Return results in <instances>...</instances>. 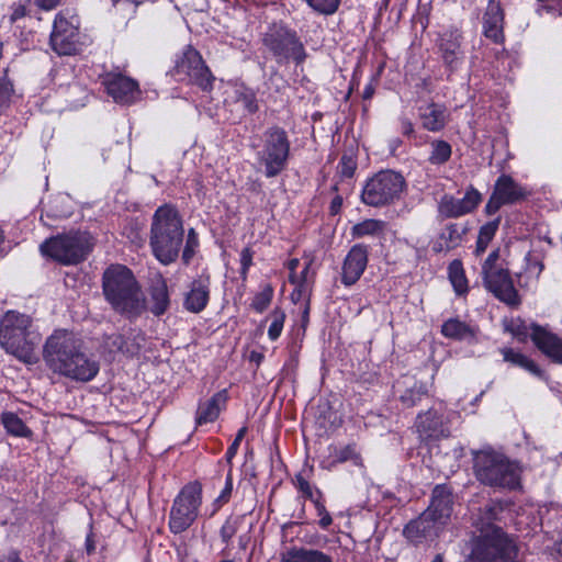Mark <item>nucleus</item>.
Wrapping results in <instances>:
<instances>
[{
	"mask_svg": "<svg viewBox=\"0 0 562 562\" xmlns=\"http://www.w3.org/2000/svg\"><path fill=\"white\" fill-rule=\"evenodd\" d=\"M43 359L53 372L80 382L93 380L100 370L99 362L83 351L82 340L65 329L46 339Z\"/></svg>",
	"mask_w": 562,
	"mask_h": 562,
	"instance_id": "obj_1",
	"label": "nucleus"
},
{
	"mask_svg": "<svg viewBox=\"0 0 562 562\" xmlns=\"http://www.w3.org/2000/svg\"><path fill=\"white\" fill-rule=\"evenodd\" d=\"M105 301L119 314L137 317L145 310V300L133 272L123 265H111L102 276Z\"/></svg>",
	"mask_w": 562,
	"mask_h": 562,
	"instance_id": "obj_2",
	"label": "nucleus"
},
{
	"mask_svg": "<svg viewBox=\"0 0 562 562\" xmlns=\"http://www.w3.org/2000/svg\"><path fill=\"white\" fill-rule=\"evenodd\" d=\"M473 473L483 485L499 490H516L520 486L521 468L517 461L486 447L472 450Z\"/></svg>",
	"mask_w": 562,
	"mask_h": 562,
	"instance_id": "obj_3",
	"label": "nucleus"
},
{
	"mask_svg": "<svg viewBox=\"0 0 562 562\" xmlns=\"http://www.w3.org/2000/svg\"><path fill=\"white\" fill-rule=\"evenodd\" d=\"M183 235V224L178 211L168 204L159 206L153 216L149 244L160 263L167 266L177 260Z\"/></svg>",
	"mask_w": 562,
	"mask_h": 562,
	"instance_id": "obj_4",
	"label": "nucleus"
},
{
	"mask_svg": "<svg viewBox=\"0 0 562 562\" xmlns=\"http://www.w3.org/2000/svg\"><path fill=\"white\" fill-rule=\"evenodd\" d=\"M31 324L30 316L14 311L7 312L0 323V346L24 363H33L36 359Z\"/></svg>",
	"mask_w": 562,
	"mask_h": 562,
	"instance_id": "obj_5",
	"label": "nucleus"
},
{
	"mask_svg": "<svg viewBox=\"0 0 562 562\" xmlns=\"http://www.w3.org/2000/svg\"><path fill=\"white\" fill-rule=\"evenodd\" d=\"M92 249L91 236L85 232H70L43 241L40 250L61 265H77L83 261Z\"/></svg>",
	"mask_w": 562,
	"mask_h": 562,
	"instance_id": "obj_6",
	"label": "nucleus"
},
{
	"mask_svg": "<svg viewBox=\"0 0 562 562\" xmlns=\"http://www.w3.org/2000/svg\"><path fill=\"white\" fill-rule=\"evenodd\" d=\"M261 142L257 161L263 167L267 178H274L285 170L289 162L291 145L288 133L280 126H271L262 133Z\"/></svg>",
	"mask_w": 562,
	"mask_h": 562,
	"instance_id": "obj_7",
	"label": "nucleus"
},
{
	"mask_svg": "<svg viewBox=\"0 0 562 562\" xmlns=\"http://www.w3.org/2000/svg\"><path fill=\"white\" fill-rule=\"evenodd\" d=\"M405 187V178L400 172L381 170L367 180L361 200L370 206L389 205L401 198Z\"/></svg>",
	"mask_w": 562,
	"mask_h": 562,
	"instance_id": "obj_8",
	"label": "nucleus"
},
{
	"mask_svg": "<svg viewBox=\"0 0 562 562\" xmlns=\"http://www.w3.org/2000/svg\"><path fill=\"white\" fill-rule=\"evenodd\" d=\"M262 43L280 65L291 59L301 65L306 58L304 45L296 32L284 25L270 26L263 34Z\"/></svg>",
	"mask_w": 562,
	"mask_h": 562,
	"instance_id": "obj_9",
	"label": "nucleus"
},
{
	"mask_svg": "<svg viewBox=\"0 0 562 562\" xmlns=\"http://www.w3.org/2000/svg\"><path fill=\"white\" fill-rule=\"evenodd\" d=\"M202 504V486L198 482L184 485L173 499L169 513V529L181 533L189 529L199 516Z\"/></svg>",
	"mask_w": 562,
	"mask_h": 562,
	"instance_id": "obj_10",
	"label": "nucleus"
},
{
	"mask_svg": "<svg viewBox=\"0 0 562 562\" xmlns=\"http://www.w3.org/2000/svg\"><path fill=\"white\" fill-rule=\"evenodd\" d=\"M79 26L80 21L74 10L59 11L54 19L49 38L53 50L65 56L76 54L79 45Z\"/></svg>",
	"mask_w": 562,
	"mask_h": 562,
	"instance_id": "obj_11",
	"label": "nucleus"
},
{
	"mask_svg": "<svg viewBox=\"0 0 562 562\" xmlns=\"http://www.w3.org/2000/svg\"><path fill=\"white\" fill-rule=\"evenodd\" d=\"M173 76L178 81L195 85L207 92L213 89L215 80L201 54L192 46H188L177 60Z\"/></svg>",
	"mask_w": 562,
	"mask_h": 562,
	"instance_id": "obj_12",
	"label": "nucleus"
},
{
	"mask_svg": "<svg viewBox=\"0 0 562 562\" xmlns=\"http://www.w3.org/2000/svg\"><path fill=\"white\" fill-rule=\"evenodd\" d=\"M528 191L513 177L501 175L495 181L493 192L485 205L487 215L495 214L503 205H512L527 199Z\"/></svg>",
	"mask_w": 562,
	"mask_h": 562,
	"instance_id": "obj_13",
	"label": "nucleus"
},
{
	"mask_svg": "<svg viewBox=\"0 0 562 562\" xmlns=\"http://www.w3.org/2000/svg\"><path fill=\"white\" fill-rule=\"evenodd\" d=\"M481 274L484 286L499 301L512 306L520 303L518 292L514 286L508 269L501 267L481 272Z\"/></svg>",
	"mask_w": 562,
	"mask_h": 562,
	"instance_id": "obj_14",
	"label": "nucleus"
},
{
	"mask_svg": "<svg viewBox=\"0 0 562 562\" xmlns=\"http://www.w3.org/2000/svg\"><path fill=\"white\" fill-rule=\"evenodd\" d=\"M533 345L553 363L562 364V338L548 326L531 323Z\"/></svg>",
	"mask_w": 562,
	"mask_h": 562,
	"instance_id": "obj_15",
	"label": "nucleus"
},
{
	"mask_svg": "<svg viewBox=\"0 0 562 562\" xmlns=\"http://www.w3.org/2000/svg\"><path fill=\"white\" fill-rule=\"evenodd\" d=\"M481 200V193L474 188H470L462 199L443 195L439 202L438 211L446 218L460 217L472 212Z\"/></svg>",
	"mask_w": 562,
	"mask_h": 562,
	"instance_id": "obj_16",
	"label": "nucleus"
},
{
	"mask_svg": "<svg viewBox=\"0 0 562 562\" xmlns=\"http://www.w3.org/2000/svg\"><path fill=\"white\" fill-rule=\"evenodd\" d=\"M109 95L116 103L130 104L134 102L139 94L138 83L121 74H108L103 80Z\"/></svg>",
	"mask_w": 562,
	"mask_h": 562,
	"instance_id": "obj_17",
	"label": "nucleus"
},
{
	"mask_svg": "<svg viewBox=\"0 0 562 562\" xmlns=\"http://www.w3.org/2000/svg\"><path fill=\"white\" fill-rule=\"evenodd\" d=\"M211 277L206 272H202L194 278L189 291L184 295L183 307L190 313H201L210 301Z\"/></svg>",
	"mask_w": 562,
	"mask_h": 562,
	"instance_id": "obj_18",
	"label": "nucleus"
},
{
	"mask_svg": "<svg viewBox=\"0 0 562 562\" xmlns=\"http://www.w3.org/2000/svg\"><path fill=\"white\" fill-rule=\"evenodd\" d=\"M368 247L362 244H357L348 251L341 272V282L346 286L355 284L363 274L368 265Z\"/></svg>",
	"mask_w": 562,
	"mask_h": 562,
	"instance_id": "obj_19",
	"label": "nucleus"
},
{
	"mask_svg": "<svg viewBox=\"0 0 562 562\" xmlns=\"http://www.w3.org/2000/svg\"><path fill=\"white\" fill-rule=\"evenodd\" d=\"M416 430L423 441L438 440L449 436V428L437 411L429 409L419 414L415 423Z\"/></svg>",
	"mask_w": 562,
	"mask_h": 562,
	"instance_id": "obj_20",
	"label": "nucleus"
},
{
	"mask_svg": "<svg viewBox=\"0 0 562 562\" xmlns=\"http://www.w3.org/2000/svg\"><path fill=\"white\" fill-rule=\"evenodd\" d=\"M440 526L442 524L425 510L418 518L405 526L404 536L412 542L418 543L423 539L437 536Z\"/></svg>",
	"mask_w": 562,
	"mask_h": 562,
	"instance_id": "obj_21",
	"label": "nucleus"
},
{
	"mask_svg": "<svg viewBox=\"0 0 562 562\" xmlns=\"http://www.w3.org/2000/svg\"><path fill=\"white\" fill-rule=\"evenodd\" d=\"M439 50L446 67L450 71L458 69L464 58L460 33L457 31L445 33L439 41Z\"/></svg>",
	"mask_w": 562,
	"mask_h": 562,
	"instance_id": "obj_22",
	"label": "nucleus"
},
{
	"mask_svg": "<svg viewBox=\"0 0 562 562\" xmlns=\"http://www.w3.org/2000/svg\"><path fill=\"white\" fill-rule=\"evenodd\" d=\"M503 22L504 13L501 3L496 0H490L483 15L484 35L494 43H502L504 41Z\"/></svg>",
	"mask_w": 562,
	"mask_h": 562,
	"instance_id": "obj_23",
	"label": "nucleus"
},
{
	"mask_svg": "<svg viewBox=\"0 0 562 562\" xmlns=\"http://www.w3.org/2000/svg\"><path fill=\"white\" fill-rule=\"evenodd\" d=\"M452 505V493L450 488L446 485H436L432 490L430 505L426 512L445 525L451 516Z\"/></svg>",
	"mask_w": 562,
	"mask_h": 562,
	"instance_id": "obj_24",
	"label": "nucleus"
},
{
	"mask_svg": "<svg viewBox=\"0 0 562 562\" xmlns=\"http://www.w3.org/2000/svg\"><path fill=\"white\" fill-rule=\"evenodd\" d=\"M327 451L328 456L321 462L323 469L331 470L338 463H345L348 461L352 462V464L357 467L362 465V459L357 452L355 445H347L342 447L330 445L328 446Z\"/></svg>",
	"mask_w": 562,
	"mask_h": 562,
	"instance_id": "obj_25",
	"label": "nucleus"
},
{
	"mask_svg": "<svg viewBox=\"0 0 562 562\" xmlns=\"http://www.w3.org/2000/svg\"><path fill=\"white\" fill-rule=\"evenodd\" d=\"M150 295V312L160 316L167 312L170 305V299L168 293V286L165 279L159 276L153 280L149 289Z\"/></svg>",
	"mask_w": 562,
	"mask_h": 562,
	"instance_id": "obj_26",
	"label": "nucleus"
},
{
	"mask_svg": "<svg viewBox=\"0 0 562 562\" xmlns=\"http://www.w3.org/2000/svg\"><path fill=\"white\" fill-rule=\"evenodd\" d=\"M226 102H234L248 114H254L258 111L256 93L252 89L244 85H235L227 91Z\"/></svg>",
	"mask_w": 562,
	"mask_h": 562,
	"instance_id": "obj_27",
	"label": "nucleus"
},
{
	"mask_svg": "<svg viewBox=\"0 0 562 562\" xmlns=\"http://www.w3.org/2000/svg\"><path fill=\"white\" fill-rule=\"evenodd\" d=\"M420 120L423 127L430 132L441 131L447 123V113L445 106L430 103L420 108Z\"/></svg>",
	"mask_w": 562,
	"mask_h": 562,
	"instance_id": "obj_28",
	"label": "nucleus"
},
{
	"mask_svg": "<svg viewBox=\"0 0 562 562\" xmlns=\"http://www.w3.org/2000/svg\"><path fill=\"white\" fill-rule=\"evenodd\" d=\"M222 403H225V396L221 392L206 402L200 403L195 417L196 425L213 423L220 415Z\"/></svg>",
	"mask_w": 562,
	"mask_h": 562,
	"instance_id": "obj_29",
	"label": "nucleus"
},
{
	"mask_svg": "<svg viewBox=\"0 0 562 562\" xmlns=\"http://www.w3.org/2000/svg\"><path fill=\"white\" fill-rule=\"evenodd\" d=\"M281 562H334L333 558L316 549H292L281 559Z\"/></svg>",
	"mask_w": 562,
	"mask_h": 562,
	"instance_id": "obj_30",
	"label": "nucleus"
},
{
	"mask_svg": "<svg viewBox=\"0 0 562 562\" xmlns=\"http://www.w3.org/2000/svg\"><path fill=\"white\" fill-rule=\"evenodd\" d=\"M504 510L502 503L499 502H490L487 503L479 514L474 525L476 527L475 532H480L482 528L497 527L494 525L495 521L499 520L501 515Z\"/></svg>",
	"mask_w": 562,
	"mask_h": 562,
	"instance_id": "obj_31",
	"label": "nucleus"
},
{
	"mask_svg": "<svg viewBox=\"0 0 562 562\" xmlns=\"http://www.w3.org/2000/svg\"><path fill=\"white\" fill-rule=\"evenodd\" d=\"M135 344L132 346H127L124 337L120 334H113L108 337L106 346L111 351H121L123 353L136 355L142 349V342L145 340L144 335L142 333H137L134 336Z\"/></svg>",
	"mask_w": 562,
	"mask_h": 562,
	"instance_id": "obj_32",
	"label": "nucleus"
},
{
	"mask_svg": "<svg viewBox=\"0 0 562 562\" xmlns=\"http://www.w3.org/2000/svg\"><path fill=\"white\" fill-rule=\"evenodd\" d=\"M441 333L447 338L463 340L474 337L473 329L458 318H450L442 324Z\"/></svg>",
	"mask_w": 562,
	"mask_h": 562,
	"instance_id": "obj_33",
	"label": "nucleus"
},
{
	"mask_svg": "<svg viewBox=\"0 0 562 562\" xmlns=\"http://www.w3.org/2000/svg\"><path fill=\"white\" fill-rule=\"evenodd\" d=\"M428 397V389L425 383L413 382L406 390L400 394V401L405 408H412L418 405L423 398Z\"/></svg>",
	"mask_w": 562,
	"mask_h": 562,
	"instance_id": "obj_34",
	"label": "nucleus"
},
{
	"mask_svg": "<svg viewBox=\"0 0 562 562\" xmlns=\"http://www.w3.org/2000/svg\"><path fill=\"white\" fill-rule=\"evenodd\" d=\"M449 280L458 295L468 293L469 285L462 262L458 259L450 262L448 267Z\"/></svg>",
	"mask_w": 562,
	"mask_h": 562,
	"instance_id": "obj_35",
	"label": "nucleus"
},
{
	"mask_svg": "<svg viewBox=\"0 0 562 562\" xmlns=\"http://www.w3.org/2000/svg\"><path fill=\"white\" fill-rule=\"evenodd\" d=\"M502 353H503L505 361L510 362L515 366H518L536 376L541 375V373H542L541 369L538 367V364L533 360H531L527 356H525L520 352H515L510 348L503 349Z\"/></svg>",
	"mask_w": 562,
	"mask_h": 562,
	"instance_id": "obj_36",
	"label": "nucleus"
},
{
	"mask_svg": "<svg viewBox=\"0 0 562 562\" xmlns=\"http://www.w3.org/2000/svg\"><path fill=\"white\" fill-rule=\"evenodd\" d=\"M385 229V222L374 218L364 220L351 228V235L356 238L364 236H378Z\"/></svg>",
	"mask_w": 562,
	"mask_h": 562,
	"instance_id": "obj_37",
	"label": "nucleus"
},
{
	"mask_svg": "<svg viewBox=\"0 0 562 562\" xmlns=\"http://www.w3.org/2000/svg\"><path fill=\"white\" fill-rule=\"evenodd\" d=\"M452 154L451 145L442 139H434L430 142V154L428 161L431 165H443L446 164Z\"/></svg>",
	"mask_w": 562,
	"mask_h": 562,
	"instance_id": "obj_38",
	"label": "nucleus"
},
{
	"mask_svg": "<svg viewBox=\"0 0 562 562\" xmlns=\"http://www.w3.org/2000/svg\"><path fill=\"white\" fill-rule=\"evenodd\" d=\"M1 420L7 431L14 436L27 437L31 432L22 419L14 413H3Z\"/></svg>",
	"mask_w": 562,
	"mask_h": 562,
	"instance_id": "obj_39",
	"label": "nucleus"
},
{
	"mask_svg": "<svg viewBox=\"0 0 562 562\" xmlns=\"http://www.w3.org/2000/svg\"><path fill=\"white\" fill-rule=\"evenodd\" d=\"M467 228L460 227L458 224L447 225L440 233V237L446 243V247L454 249L462 241V236L465 234Z\"/></svg>",
	"mask_w": 562,
	"mask_h": 562,
	"instance_id": "obj_40",
	"label": "nucleus"
},
{
	"mask_svg": "<svg viewBox=\"0 0 562 562\" xmlns=\"http://www.w3.org/2000/svg\"><path fill=\"white\" fill-rule=\"evenodd\" d=\"M269 318L271 319V324L268 329V336L273 341L277 340L282 333L285 314L282 310L274 308L270 313Z\"/></svg>",
	"mask_w": 562,
	"mask_h": 562,
	"instance_id": "obj_41",
	"label": "nucleus"
},
{
	"mask_svg": "<svg viewBox=\"0 0 562 562\" xmlns=\"http://www.w3.org/2000/svg\"><path fill=\"white\" fill-rule=\"evenodd\" d=\"M272 297H273V289L270 285H266L261 292H259L255 295L250 306L257 313H262L270 305Z\"/></svg>",
	"mask_w": 562,
	"mask_h": 562,
	"instance_id": "obj_42",
	"label": "nucleus"
},
{
	"mask_svg": "<svg viewBox=\"0 0 562 562\" xmlns=\"http://www.w3.org/2000/svg\"><path fill=\"white\" fill-rule=\"evenodd\" d=\"M506 329L516 337L519 341H525L528 337L531 338V324L527 325L520 318L513 319L507 326Z\"/></svg>",
	"mask_w": 562,
	"mask_h": 562,
	"instance_id": "obj_43",
	"label": "nucleus"
},
{
	"mask_svg": "<svg viewBox=\"0 0 562 562\" xmlns=\"http://www.w3.org/2000/svg\"><path fill=\"white\" fill-rule=\"evenodd\" d=\"M240 524L239 517H228L220 530V537L223 543L226 544V547L229 546L233 537L236 535L238 527Z\"/></svg>",
	"mask_w": 562,
	"mask_h": 562,
	"instance_id": "obj_44",
	"label": "nucleus"
},
{
	"mask_svg": "<svg viewBox=\"0 0 562 562\" xmlns=\"http://www.w3.org/2000/svg\"><path fill=\"white\" fill-rule=\"evenodd\" d=\"M13 92V82L9 79L5 70L0 78V112L9 106Z\"/></svg>",
	"mask_w": 562,
	"mask_h": 562,
	"instance_id": "obj_45",
	"label": "nucleus"
},
{
	"mask_svg": "<svg viewBox=\"0 0 562 562\" xmlns=\"http://www.w3.org/2000/svg\"><path fill=\"white\" fill-rule=\"evenodd\" d=\"M307 4L316 12L325 15L334 14L341 0H305Z\"/></svg>",
	"mask_w": 562,
	"mask_h": 562,
	"instance_id": "obj_46",
	"label": "nucleus"
},
{
	"mask_svg": "<svg viewBox=\"0 0 562 562\" xmlns=\"http://www.w3.org/2000/svg\"><path fill=\"white\" fill-rule=\"evenodd\" d=\"M199 247L198 234L193 228H190L187 235L186 245L182 251V261L184 265H189L195 250Z\"/></svg>",
	"mask_w": 562,
	"mask_h": 562,
	"instance_id": "obj_47",
	"label": "nucleus"
},
{
	"mask_svg": "<svg viewBox=\"0 0 562 562\" xmlns=\"http://www.w3.org/2000/svg\"><path fill=\"white\" fill-rule=\"evenodd\" d=\"M541 2L536 9V13L542 16L544 13L554 18L562 16V0H537Z\"/></svg>",
	"mask_w": 562,
	"mask_h": 562,
	"instance_id": "obj_48",
	"label": "nucleus"
},
{
	"mask_svg": "<svg viewBox=\"0 0 562 562\" xmlns=\"http://www.w3.org/2000/svg\"><path fill=\"white\" fill-rule=\"evenodd\" d=\"M317 499L313 502L316 513L319 516L318 525L323 529H327L331 524L333 519L330 514L326 510V507L324 503L322 502V492L319 490H316Z\"/></svg>",
	"mask_w": 562,
	"mask_h": 562,
	"instance_id": "obj_49",
	"label": "nucleus"
},
{
	"mask_svg": "<svg viewBox=\"0 0 562 562\" xmlns=\"http://www.w3.org/2000/svg\"><path fill=\"white\" fill-rule=\"evenodd\" d=\"M499 222L501 218L497 217L491 222H487L480 228L477 238L481 239L482 244L490 243L493 239L498 229Z\"/></svg>",
	"mask_w": 562,
	"mask_h": 562,
	"instance_id": "obj_50",
	"label": "nucleus"
},
{
	"mask_svg": "<svg viewBox=\"0 0 562 562\" xmlns=\"http://www.w3.org/2000/svg\"><path fill=\"white\" fill-rule=\"evenodd\" d=\"M295 487L302 493L305 498L314 502L317 499L316 490L313 488L310 482L302 475L297 474L294 481Z\"/></svg>",
	"mask_w": 562,
	"mask_h": 562,
	"instance_id": "obj_51",
	"label": "nucleus"
},
{
	"mask_svg": "<svg viewBox=\"0 0 562 562\" xmlns=\"http://www.w3.org/2000/svg\"><path fill=\"white\" fill-rule=\"evenodd\" d=\"M232 492H233V477H232V472L229 471L226 476L224 488L222 490L218 497L214 501V505H215L214 512H216L221 506H223L224 504H226L229 501V498L232 496Z\"/></svg>",
	"mask_w": 562,
	"mask_h": 562,
	"instance_id": "obj_52",
	"label": "nucleus"
},
{
	"mask_svg": "<svg viewBox=\"0 0 562 562\" xmlns=\"http://www.w3.org/2000/svg\"><path fill=\"white\" fill-rule=\"evenodd\" d=\"M338 172L345 178H351L357 168L356 161L352 157L344 155L338 164Z\"/></svg>",
	"mask_w": 562,
	"mask_h": 562,
	"instance_id": "obj_53",
	"label": "nucleus"
},
{
	"mask_svg": "<svg viewBox=\"0 0 562 562\" xmlns=\"http://www.w3.org/2000/svg\"><path fill=\"white\" fill-rule=\"evenodd\" d=\"M247 431V428L246 427H241L234 441L232 442V445L227 448V451H226V459L228 462H231V460L236 456L237 451H238V448H239V445L243 440V438L245 437V434Z\"/></svg>",
	"mask_w": 562,
	"mask_h": 562,
	"instance_id": "obj_54",
	"label": "nucleus"
},
{
	"mask_svg": "<svg viewBox=\"0 0 562 562\" xmlns=\"http://www.w3.org/2000/svg\"><path fill=\"white\" fill-rule=\"evenodd\" d=\"M499 250L496 249V250H493L488 256L487 258L485 259V261L483 262V266H482V272L484 271H487V270H493V269H497V268H501L503 267L499 262Z\"/></svg>",
	"mask_w": 562,
	"mask_h": 562,
	"instance_id": "obj_55",
	"label": "nucleus"
},
{
	"mask_svg": "<svg viewBox=\"0 0 562 562\" xmlns=\"http://www.w3.org/2000/svg\"><path fill=\"white\" fill-rule=\"evenodd\" d=\"M11 10H12V12L9 18L11 24L18 22L20 19L24 18L27 14L26 7L21 3L13 4L11 7Z\"/></svg>",
	"mask_w": 562,
	"mask_h": 562,
	"instance_id": "obj_56",
	"label": "nucleus"
},
{
	"mask_svg": "<svg viewBox=\"0 0 562 562\" xmlns=\"http://www.w3.org/2000/svg\"><path fill=\"white\" fill-rule=\"evenodd\" d=\"M308 271H310V265H306L300 276L299 289L292 293L293 299L296 293L299 295H302L303 292H306V290H307L306 278H307Z\"/></svg>",
	"mask_w": 562,
	"mask_h": 562,
	"instance_id": "obj_57",
	"label": "nucleus"
},
{
	"mask_svg": "<svg viewBox=\"0 0 562 562\" xmlns=\"http://www.w3.org/2000/svg\"><path fill=\"white\" fill-rule=\"evenodd\" d=\"M64 0H34L35 4L44 11H52L61 4Z\"/></svg>",
	"mask_w": 562,
	"mask_h": 562,
	"instance_id": "obj_58",
	"label": "nucleus"
},
{
	"mask_svg": "<svg viewBox=\"0 0 562 562\" xmlns=\"http://www.w3.org/2000/svg\"><path fill=\"white\" fill-rule=\"evenodd\" d=\"M240 262H241V276L245 277L248 268L251 265V255L249 254L248 249H245L241 252Z\"/></svg>",
	"mask_w": 562,
	"mask_h": 562,
	"instance_id": "obj_59",
	"label": "nucleus"
},
{
	"mask_svg": "<svg viewBox=\"0 0 562 562\" xmlns=\"http://www.w3.org/2000/svg\"><path fill=\"white\" fill-rule=\"evenodd\" d=\"M342 206V198L340 195H336L330 202V213L336 215L340 212Z\"/></svg>",
	"mask_w": 562,
	"mask_h": 562,
	"instance_id": "obj_60",
	"label": "nucleus"
},
{
	"mask_svg": "<svg viewBox=\"0 0 562 562\" xmlns=\"http://www.w3.org/2000/svg\"><path fill=\"white\" fill-rule=\"evenodd\" d=\"M432 249H434L435 252H441V251H445V250L446 251L447 250H451L450 247H446V243H445V240L441 239L440 236L438 237V239L434 244Z\"/></svg>",
	"mask_w": 562,
	"mask_h": 562,
	"instance_id": "obj_61",
	"label": "nucleus"
},
{
	"mask_svg": "<svg viewBox=\"0 0 562 562\" xmlns=\"http://www.w3.org/2000/svg\"><path fill=\"white\" fill-rule=\"evenodd\" d=\"M374 94V86L372 82L368 83L363 90L362 98L363 100H370Z\"/></svg>",
	"mask_w": 562,
	"mask_h": 562,
	"instance_id": "obj_62",
	"label": "nucleus"
},
{
	"mask_svg": "<svg viewBox=\"0 0 562 562\" xmlns=\"http://www.w3.org/2000/svg\"><path fill=\"white\" fill-rule=\"evenodd\" d=\"M414 132L413 124L408 121L403 122V133L409 135Z\"/></svg>",
	"mask_w": 562,
	"mask_h": 562,
	"instance_id": "obj_63",
	"label": "nucleus"
},
{
	"mask_svg": "<svg viewBox=\"0 0 562 562\" xmlns=\"http://www.w3.org/2000/svg\"><path fill=\"white\" fill-rule=\"evenodd\" d=\"M263 359V355L260 353V352H256V351H252L250 353V361H254L256 362L257 364H259L261 362V360Z\"/></svg>",
	"mask_w": 562,
	"mask_h": 562,
	"instance_id": "obj_64",
	"label": "nucleus"
}]
</instances>
